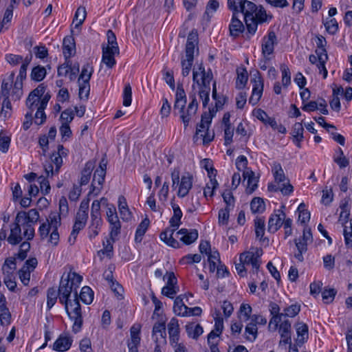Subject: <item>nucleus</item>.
Segmentation results:
<instances>
[{
    "mask_svg": "<svg viewBox=\"0 0 352 352\" xmlns=\"http://www.w3.org/2000/svg\"><path fill=\"white\" fill-rule=\"evenodd\" d=\"M312 234L311 230L305 228L303 230L302 235L296 240V245L298 251L305 252L307 250V245L312 242Z\"/></svg>",
    "mask_w": 352,
    "mask_h": 352,
    "instance_id": "33",
    "label": "nucleus"
},
{
    "mask_svg": "<svg viewBox=\"0 0 352 352\" xmlns=\"http://www.w3.org/2000/svg\"><path fill=\"white\" fill-rule=\"evenodd\" d=\"M228 7L236 14L241 12L243 14L244 20L249 21L252 19L250 14L254 9V3L247 0H228Z\"/></svg>",
    "mask_w": 352,
    "mask_h": 352,
    "instance_id": "15",
    "label": "nucleus"
},
{
    "mask_svg": "<svg viewBox=\"0 0 352 352\" xmlns=\"http://www.w3.org/2000/svg\"><path fill=\"white\" fill-rule=\"evenodd\" d=\"M38 264L36 258H31L27 260L19 272V278L24 285H28L30 280V274Z\"/></svg>",
    "mask_w": 352,
    "mask_h": 352,
    "instance_id": "23",
    "label": "nucleus"
},
{
    "mask_svg": "<svg viewBox=\"0 0 352 352\" xmlns=\"http://www.w3.org/2000/svg\"><path fill=\"white\" fill-rule=\"evenodd\" d=\"M211 315L214 320V327L213 331L217 333H222L223 330V318L219 309H214L211 311Z\"/></svg>",
    "mask_w": 352,
    "mask_h": 352,
    "instance_id": "51",
    "label": "nucleus"
},
{
    "mask_svg": "<svg viewBox=\"0 0 352 352\" xmlns=\"http://www.w3.org/2000/svg\"><path fill=\"white\" fill-rule=\"evenodd\" d=\"M303 131L304 128L302 123L296 122L294 124L292 135L293 142L298 147H300V143L304 139Z\"/></svg>",
    "mask_w": 352,
    "mask_h": 352,
    "instance_id": "43",
    "label": "nucleus"
},
{
    "mask_svg": "<svg viewBox=\"0 0 352 352\" xmlns=\"http://www.w3.org/2000/svg\"><path fill=\"white\" fill-rule=\"evenodd\" d=\"M200 166L207 172L208 177H216L217 170L214 168L212 162L209 159H204L200 162Z\"/></svg>",
    "mask_w": 352,
    "mask_h": 352,
    "instance_id": "62",
    "label": "nucleus"
},
{
    "mask_svg": "<svg viewBox=\"0 0 352 352\" xmlns=\"http://www.w3.org/2000/svg\"><path fill=\"white\" fill-rule=\"evenodd\" d=\"M165 323L166 319L161 317L153 326L152 337L157 344H165L166 342Z\"/></svg>",
    "mask_w": 352,
    "mask_h": 352,
    "instance_id": "24",
    "label": "nucleus"
},
{
    "mask_svg": "<svg viewBox=\"0 0 352 352\" xmlns=\"http://www.w3.org/2000/svg\"><path fill=\"white\" fill-rule=\"evenodd\" d=\"M212 113L209 109L208 112H205L201 116V120L200 124L197 128L196 137L200 136L203 138L204 143L210 142L212 140V138L210 135H207V133L212 119Z\"/></svg>",
    "mask_w": 352,
    "mask_h": 352,
    "instance_id": "18",
    "label": "nucleus"
},
{
    "mask_svg": "<svg viewBox=\"0 0 352 352\" xmlns=\"http://www.w3.org/2000/svg\"><path fill=\"white\" fill-rule=\"evenodd\" d=\"M344 89L342 87H336L333 89L332 98L329 102L331 108L337 112L340 111L341 108L340 96H342Z\"/></svg>",
    "mask_w": 352,
    "mask_h": 352,
    "instance_id": "41",
    "label": "nucleus"
},
{
    "mask_svg": "<svg viewBox=\"0 0 352 352\" xmlns=\"http://www.w3.org/2000/svg\"><path fill=\"white\" fill-rule=\"evenodd\" d=\"M150 225V221L148 218H144L138 226L135 232V239L136 241L140 242L142 236L146 233Z\"/></svg>",
    "mask_w": 352,
    "mask_h": 352,
    "instance_id": "57",
    "label": "nucleus"
},
{
    "mask_svg": "<svg viewBox=\"0 0 352 352\" xmlns=\"http://www.w3.org/2000/svg\"><path fill=\"white\" fill-rule=\"evenodd\" d=\"M236 132L238 135L248 139L252 133V129L247 121H243L238 124Z\"/></svg>",
    "mask_w": 352,
    "mask_h": 352,
    "instance_id": "54",
    "label": "nucleus"
},
{
    "mask_svg": "<svg viewBox=\"0 0 352 352\" xmlns=\"http://www.w3.org/2000/svg\"><path fill=\"white\" fill-rule=\"evenodd\" d=\"M140 331L139 325H133L131 328V338L128 342L129 352H138V346L140 342Z\"/></svg>",
    "mask_w": 352,
    "mask_h": 352,
    "instance_id": "35",
    "label": "nucleus"
},
{
    "mask_svg": "<svg viewBox=\"0 0 352 352\" xmlns=\"http://www.w3.org/2000/svg\"><path fill=\"white\" fill-rule=\"evenodd\" d=\"M251 82L252 83V91L249 102L252 105H255L261 99L263 91V81L258 72L253 75Z\"/></svg>",
    "mask_w": 352,
    "mask_h": 352,
    "instance_id": "19",
    "label": "nucleus"
},
{
    "mask_svg": "<svg viewBox=\"0 0 352 352\" xmlns=\"http://www.w3.org/2000/svg\"><path fill=\"white\" fill-rule=\"evenodd\" d=\"M76 52L75 43L72 36H67L63 39V53L66 59L72 56Z\"/></svg>",
    "mask_w": 352,
    "mask_h": 352,
    "instance_id": "42",
    "label": "nucleus"
},
{
    "mask_svg": "<svg viewBox=\"0 0 352 352\" xmlns=\"http://www.w3.org/2000/svg\"><path fill=\"white\" fill-rule=\"evenodd\" d=\"M243 177L245 184V192L248 195L252 194L258 188V177H256L252 170H247L243 172Z\"/></svg>",
    "mask_w": 352,
    "mask_h": 352,
    "instance_id": "26",
    "label": "nucleus"
},
{
    "mask_svg": "<svg viewBox=\"0 0 352 352\" xmlns=\"http://www.w3.org/2000/svg\"><path fill=\"white\" fill-rule=\"evenodd\" d=\"M102 223V221L92 220L90 226L88 228V236L92 240L98 234L100 230V228Z\"/></svg>",
    "mask_w": 352,
    "mask_h": 352,
    "instance_id": "63",
    "label": "nucleus"
},
{
    "mask_svg": "<svg viewBox=\"0 0 352 352\" xmlns=\"http://www.w3.org/2000/svg\"><path fill=\"white\" fill-rule=\"evenodd\" d=\"M280 309L278 305L272 303L270 305V312L273 315L272 318L270 320L269 329L271 331L277 330L278 324L280 322L281 319L283 316V313L280 314Z\"/></svg>",
    "mask_w": 352,
    "mask_h": 352,
    "instance_id": "34",
    "label": "nucleus"
},
{
    "mask_svg": "<svg viewBox=\"0 0 352 352\" xmlns=\"http://www.w3.org/2000/svg\"><path fill=\"white\" fill-rule=\"evenodd\" d=\"M340 213L338 222L345 228V226H349L350 221L349 217L350 215V204L348 199H344L340 205Z\"/></svg>",
    "mask_w": 352,
    "mask_h": 352,
    "instance_id": "37",
    "label": "nucleus"
},
{
    "mask_svg": "<svg viewBox=\"0 0 352 352\" xmlns=\"http://www.w3.org/2000/svg\"><path fill=\"white\" fill-rule=\"evenodd\" d=\"M94 296V292L89 287L85 286L81 289L80 298L85 304L90 305L93 302Z\"/></svg>",
    "mask_w": 352,
    "mask_h": 352,
    "instance_id": "58",
    "label": "nucleus"
},
{
    "mask_svg": "<svg viewBox=\"0 0 352 352\" xmlns=\"http://www.w3.org/2000/svg\"><path fill=\"white\" fill-rule=\"evenodd\" d=\"M296 330L299 341L304 342L308 338V327L306 324L302 322L296 323Z\"/></svg>",
    "mask_w": 352,
    "mask_h": 352,
    "instance_id": "61",
    "label": "nucleus"
},
{
    "mask_svg": "<svg viewBox=\"0 0 352 352\" xmlns=\"http://www.w3.org/2000/svg\"><path fill=\"white\" fill-rule=\"evenodd\" d=\"M272 173L274 182L268 184V190L274 192L280 191L284 196H290L294 192V187L285 176L281 165L274 163L272 166Z\"/></svg>",
    "mask_w": 352,
    "mask_h": 352,
    "instance_id": "4",
    "label": "nucleus"
},
{
    "mask_svg": "<svg viewBox=\"0 0 352 352\" xmlns=\"http://www.w3.org/2000/svg\"><path fill=\"white\" fill-rule=\"evenodd\" d=\"M106 174V164L100 163L99 167L95 170L93 181L89 195L97 196L100 194Z\"/></svg>",
    "mask_w": 352,
    "mask_h": 352,
    "instance_id": "17",
    "label": "nucleus"
},
{
    "mask_svg": "<svg viewBox=\"0 0 352 352\" xmlns=\"http://www.w3.org/2000/svg\"><path fill=\"white\" fill-rule=\"evenodd\" d=\"M285 205H282L280 209L275 210L271 214L268 221L269 232H275L282 226L285 218Z\"/></svg>",
    "mask_w": 352,
    "mask_h": 352,
    "instance_id": "21",
    "label": "nucleus"
},
{
    "mask_svg": "<svg viewBox=\"0 0 352 352\" xmlns=\"http://www.w3.org/2000/svg\"><path fill=\"white\" fill-rule=\"evenodd\" d=\"M244 30V25L242 22L237 19L236 14L233 13L232 19L230 24V32L232 36H238Z\"/></svg>",
    "mask_w": 352,
    "mask_h": 352,
    "instance_id": "44",
    "label": "nucleus"
},
{
    "mask_svg": "<svg viewBox=\"0 0 352 352\" xmlns=\"http://www.w3.org/2000/svg\"><path fill=\"white\" fill-rule=\"evenodd\" d=\"M277 44L276 36L274 32H270L261 40V56L264 58L272 59L274 48Z\"/></svg>",
    "mask_w": 352,
    "mask_h": 352,
    "instance_id": "16",
    "label": "nucleus"
},
{
    "mask_svg": "<svg viewBox=\"0 0 352 352\" xmlns=\"http://www.w3.org/2000/svg\"><path fill=\"white\" fill-rule=\"evenodd\" d=\"M45 68L40 65L34 67L31 72L32 79L37 82L41 81L45 77Z\"/></svg>",
    "mask_w": 352,
    "mask_h": 352,
    "instance_id": "64",
    "label": "nucleus"
},
{
    "mask_svg": "<svg viewBox=\"0 0 352 352\" xmlns=\"http://www.w3.org/2000/svg\"><path fill=\"white\" fill-rule=\"evenodd\" d=\"M106 204L104 208L105 216L107 222L109 223L110 235L112 237H116L120 233L121 223L119 220L116 208L113 204L109 203L108 199H104L103 202Z\"/></svg>",
    "mask_w": 352,
    "mask_h": 352,
    "instance_id": "13",
    "label": "nucleus"
},
{
    "mask_svg": "<svg viewBox=\"0 0 352 352\" xmlns=\"http://www.w3.org/2000/svg\"><path fill=\"white\" fill-rule=\"evenodd\" d=\"M177 235L184 244L190 245L197 241L199 233L195 229L182 228L177 232Z\"/></svg>",
    "mask_w": 352,
    "mask_h": 352,
    "instance_id": "28",
    "label": "nucleus"
},
{
    "mask_svg": "<svg viewBox=\"0 0 352 352\" xmlns=\"http://www.w3.org/2000/svg\"><path fill=\"white\" fill-rule=\"evenodd\" d=\"M186 331L188 337L192 339H197L203 332L202 327L196 322H190L186 325Z\"/></svg>",
    "mask_w": 352,
    "mask_h": 352,
    "instance_id": "48",
    "label": "nucleus"
},
{
    "mask_svg": "<svg viewBox=\"0 0 352 352\" xmlns=\"http://www.w3.org/2000/svg\"><path fill=\"white\" fill-rule=\"evenodd\" d=\"M116 237H112L110 235V238H107L105 241H103V248L98 252V256L100 258L106 257H110L113 252V243Z\"/></svg>",
    "mask_w": 352,
    "mask_h": 352,
    "instance_id": "45",
    "label": "nucleus"
},
{
    "mask_svg": "<svg viewBox=\"0 0 352 352\" xmlns=\"http://www.w3.org/2000/svg\"><path fill=\"white\" fill-rule=\"evenodd\" d=\"M198 102L197 99L194 97L192 98V101L188 106L186 111H184L181 113V118L183 121L185 128L188 125L190 121L192 120L193 116L195 115L197 110Z\"/></svg>",
    "mask_w": 352,
    "mask_h": 352,
    "instance_id": "32",
    "label": "nucleus"
},
{
    "mask_svg": "<svg viewBox=\"0 0 352 352\" xmlns=\"http://www.w3.org/2000/svg\"><path fill=\"white\" fill-rule=\"evenodd\" d=\"M248 80V73L245 68L239 67L236 69V87L239 89H243Z\"/></svg>",
    "mask_w": 352,
    "mask_h": 352,
    "instance_id": "46",
    "label": "nucleus"
},
{
    "mask_svg": "<svg viewBox=\"0 0 352 352\" xmlns=\"http://www.w3.org/2000/svg\"><path fill=\"white\" fill-rule=\"evenodd\" d=\"M267 320L261 315H254L252 322H249L245 329V338L254 341L257 336V324H265Z\"/></svg>",
    "mask_w": 352,
    "mask_h": 352,
    "instance_id": "20",
    "label": "nucleus"
},
{
    "mask_svg": "<svg viewBox=\"0 0 352 352\" xmlns=\"http://www.w3.org/2000/svg\"><path fill=\"white\" fill-rule=\"evenodd\" d=\"M16 267V259L14 257H9L6 259L2 265L1 270L3 275H14Z\"/></svg>",
    "mask_w": 352,
    "mask_h": 352,
    "instance_id": "52",
    "label": "nucleus"
},
{
    "mask_svg": "<svg viewBox=\"0 0 352 352\" xmlns=\"http://www.w3.org/2000/svg\"><path fill=\"white\" fill-rule=\"evenodd\" d=\"M21 223L15 222L12 224L10 227V233L8 236V241L12 245H16L19 243L24 236V234L21 233Z\"/></svg>",
    "mask_w": 352,
    "mask_h": 352,
    "instance_id": "30",
    "label": "nucleus"
},
{
    "mask_svg": "<svg viewBox=\"0 0 352 352\" xmlns=\"http://www.w3.org/2000/svg\"><path fill=\"white\" fill-rule=\"evenodd\" d=\"M13 16V8L12 6H10L4 13L3 18L0 23V33L7 30L10 25L11 20Z\"/></svg>",
    "mask_w": 352,
    "mask_h": 352,
    "instance_id": "55",
    "label": "nucleus"
},
{
    "mask_svg": "<svg viewBox=\"0 0 352 352\" xmlns=\"http://www.w3.org/2000/svg\"><path fill=\"white\" fill-rule=\"evenodd\" d=\"M60 303L65 306L69 319L73 322L72 331L74 333L80 332L82 326V318L78 297L67 299L66 301L60 302Z\"/></svg>",
    "mask_w": 352,
    "mask_h": 352,
    "instance_id": "7",
    "label": "nucleus"
},
{
    "mask_svg": "<svg viewBox=\"0 0 352 352\" xmlns=\"http://www.w3.org/2000/svg\"><path fill=\"white\" fill-rule=\"evenodd\" d=\"M60 215L56 212L50 214L46 221L41 223L38 232L41 240L45 241L49 246H57L60 241V235L58 231L60 226Z\"/></svg>",
    "mask_w": 352,
    "mask_h": 352,
    "instance_id": "2",
    "label": "nucleus"
},
{
    "mask_svg": "<svg viewBox=\"0 0 352 352\" xmlns=\"http://www.w3.org/2000/svg\"><path fill=\"white\" fill-rule=\"evenodd\" d=\"M82 280V276L71 270L65 272L62 275L59 288V302L66 301L77 296V289Z\"/></svg>",
    "mask_w": 352,
    "mask_h": 352,
    "instance_id": "3",
    "label": "nucleus"
},
{
    "mask_svg": "<svg viewBox=\"0 0 352 352\" xmlns=\"http://www.w3.org/2000/svg\"><path fill=\"white\" fill-rule=\"evenodd\" d=\"M86 16L87 12L85 8L80 6L76 10L72 23L76 28H78L81 26L86 19Z\"/></svg>",
    "mask_w": 352,
    "mask_h": 352,
    "instance_id": "56",
    "label": "nucleus"
},
{
    "mask_svg": "<svg viewBox=\"0 0 352 352\" xmlns=\"http://www.w3.org/2000/svg\"><path fill=\"white\" fill-rule=\"evenodd\" d=\"M207 256L210 271L214 272L219 262V254L217 250H210Z\"/></svg>",
    "mask_w": 352,
    "mask_h": 352,
    "instance_id": "60",
    "label": "nucleus"
},
{
    "mask_svg": "<svg viewBox=\"0 0 352 352\" xmlns=\"http://www.w3.org/2000/svg\"><path fill=\"white\" fill-rule=\"evenodd\" d=\"M78 72L79 65L77 63L72 64L69 62H66L58 68V75L67 77L70 80L76 79Z\"/></svg>",
    "mask_w": 352,
    "mask_h": 352,
    "instance_id": "25",
    "label": "nucleus"
},
{
    "mask_svg": "<svg viewBox=\"0 0 352 352\" xmlns=\"http://www.w3.org/2000/svg\"><path fill=\"white\" fill-rule=\"evenodd\" d=\"M174 313L179 316H187L189 308L184 305L182 298L180 296H177L174 301L173 305Z\"/></svg>",
    "mask_w": 352,
    "mask_h": 352,
    "instance_id": "47",
    "label": "nucleus"
},
{
    "mask_svg": "<svg viewBox=\"0 0 352 352\" xmlns=\"http://www.w3.org/2000/svg\"><path fill=\"white\" fill-rule=\"evenodd\" d=\"M28 65L25 63L22 64L20 67L19 75L16 77L13 88V97L15 100H19L23 94L22 91V81L26 77Z\"/></svg>",
    "mask_w": 352,
    "mask_h": 352,
    "instance_id": "27",
    "label": "nucleus"
},
{
    "mask_svg": "<svg viewBox=\"0 0 352 352\" xmlns=\"http://www.w3.org/2000/svg\"><path fill=\"white\" fill-rule=\"evenodd\" d=\"M252 307L248 303H242L237 311L239 320L243 322H252L254 314H252Z\"/></svg>",
    "mask_w": 352,
    "mask_h": 352,
    "instance_id": "38",
    "label": "nucleus"
},
{
    "mask_svg": "<svg viewBox=\"0 0 352 352\" xmlns=\"http://www.w3.org/2000/svg\"><path fill=\"white\" fill-rule=\"evenodd\" d=\"M94 167L95 164L93 162H88L85 164V166L81 172L80 179V185H86L88 184Z\"/></svg>",
    "mask_w": 352,
    "mask_h": 352,
    "instance_id": "49",
    "label": "nucleus"
},
{
    "mask_svg": "<svg viewBox=\"0 0 352 352\" xmlns=\"http://www.w3.org/2000/svg\"><path fill=\"white\" fill-rule=\"evenodd\" d=\"M118 207L120 218L122 221L129 222L133 219V213L129 208L126 199L124 196H120L118 197Z\"/></svg>",
    "mask_w": 352,
    "mask_h": 352,
    "instance_id": "29",
    "label": "nucleus"
},
{
    "mask_svg": "<svg viewBox=\"0 0 352 352\" xmlns=\"http://www.w3.org/2000/svg\"><path fill=\"white\" fill-rule=\"evenodd\" d=\"M262 254L263 250L261 248L251 247L240 254L239 261L243 262L247 266H251L252 270L257 271L260 267V258Z\"/></svg>",
    "mask_w": 352,
    "mask_h": 352,
    "instance_id": "14",
    "label": "nucleus"
},
{
    "mask_svg": "<svg viewBox=\"0 0 352 352\" xmlns=\"http://www.w3.org/2000/svg\"><path fill=\"white\" fill-rule=\"evenodd\" d=\"M102 50L101 65L103 64L108 68H112L116 64L115 56L119 54V52H116L112 49L107 48L105 45H102Z\"/></svg>",
    "mask_w": 352,
    "mask_h": 352,
    "instance_id": "31",
    "label": "nucleus"
},
{
    "mask_svg": "<svg viewBox=\"0 0 352 352\" xmlns=\"http://www.w3.org/2000/svg\"><path fill=\"white\" fill-rule=\"evenodd\" d=\"M173 215L169 221L170 228H166L160 234V239L167 245L173 248H179L181 247L178 241L173 238L174 232L179 227L181 224V219L182 217V212L177 204L173 205Z\"/></svg>",
    "mask_w": 352,
    "mask_h": 352,
    "instance_id": "6",
    "label": "nucleus"
},
{
    "mask_svg": "<svg viewBox=\"0 0 352 352\" xmlns=\"http://www.w3.org/2000/svg\"><path fill=\"white\" fill-rule=\"evenodd\" d=\"M168 331L170 344L179 340V326L177 319L173 318L168 324Z\"/></svg>",
    "mask_w": 352,
    "mask_h": 352,
    "instance_id": "36",
    "label": "nucleus"
},
{
    "mask_svg": "<svg viewBox=\"0 0 352 352\" xmlns=\"http://www.w3.org/2000/svg\"><path fill=\"white\" fill-rule=\"evenodd\" d=\"M197 44L196 34H189L186 45L185 56L182 58V74L184 77L188 76L191 71L194 58V53Z\"/></svg>",
    "mask_w": 352,
    "mask_h": 352,
    "instance_id": "10",
    "label": "nucleus"
},
{
    "mask_svg": "<svg viewBox=\"0 0 352 352\" xmlns=\"http://www.w3.org/2000/svg\"><path fill=\"white\" fill-rule=\"evenodd\" d=\"M94 71V67L91 63H87L85 64L82 67L78 82H89Z\"/></svg>",
    "mask_w": 352,
    "mask_h": 352,
    "instance_id": "50",
    "label": "nucleus"
},
{
    "mask_svg": "<svg viewBox=\"0 0 352 352\" xmlns=\"http://www.w3.org/2000/svg\"><path fill=\"white\" fill-rule=\"evenodd\" d=\"M208 179L209 180L204 188V196L207 201L214 197L215 191L219 187V183L216 177H209Z\"/></svg>",
    "mask_w": 352,
    "mask_h": 352,
    "instance_id": "39",
    "label": "nucleus"
},
{
    "mask_svg": "<svg viewBox=\"0 0 352 352\" xmlns=\"http://www.w3.org/2000/svg\"><path fill=\"white\" fill-rule=\"evenodd\" d=\"M73 342V337L69 333L63 332L56 339L52 348L57 352H65L71 348Z\"/></svg>",
    "mask_w": 352,
    "mask_h": 352,
    "instance_id": "22",
    "label": "nucleus"
},
{
    "mask_svg": "<svg viewBox=\"0 0 352 352\" xmlns=\"http://www.w3.org/2000/svg\"><path fill=\"white\" fill-rule=\"evenodd\" d=\"M314 43L316 45L315 54L310 55L309 60L311 63L316 65L319 73L322 74L323 78H326L328 74L325 67L328 60V55L325 49L327 41L324 36L317 35L314 37Z\"/></svg>",
    "mask_w": 352,
    "mask_h": 352,
    "instance_id": "5",
    "label": "nucleus"
},
{
    "mask_svg": "<svg viewBox=\"0 0 352 352\" xmlns=\"http://www.w3.org/2000/svg\"><path fill=\"white\" fill-rule=\"evenodd\" d=\"M172 187L177 190L178 197H185L190 190L193 184V176L190 173H185L179 177L178 171L171 174Z\"/></svg>",
    "mask_w": 352,
    "mask_h": 352,
    "instance_id": "9",
    "label": "nucleus"
},
{
    "mask_svg": "<svg viewBox=\"0 0 352 352\" xmlns=\"http://www.w3.org/2000/svg\"><path fill=\"white\" fill-rule=\"evenodd\" d=\"M212 79V74L206 72L205 68L201 64L194 67L192 70V91L195 95L198 94L204 107L207 106L210 100V84Z\"/></svg>",
    "mask_w": 352,
    "mask_h": 352,
    "instance_id": "1",
    "label": "nucleus"
},
{
    "mask_svg": "<svg viewBox=\"0 0 352 352\" xmlns=\"http://www.w3.org/2000/svg\"><path fill=\"white\" fill-rule=\"evenodd\" d=\"M250 209L253 213H262L265 210V204L261 197H254L250 203Z\"/></svg>",
    "mask_w": 352,
    "mask_h": 352,
    "instance_id": "59",
    "label": "nucleus"
},
{
    "mask_svg": "<svg viewBox=\"0 0 352 352\" xmlns=\"http://www.w3.org/2000/svg\"><path fill=\"white\" fill-rule=\"evenodd\" d=\"M104 199H107L106 197H101L100 199L94 200L91 204V217L92 220L102 221L100 217V209L102 207L104 208L106 206Z\"/></svg>",
    "mask_w": 352,
    "mask_h": 352,
    "instance_id": "40",
    "label": "nucleus"
},
{
    "mask_svg": "<svg viewBox=\"0 0 352 352\" xmlns=\"http://www.w3.org/2000/svg\"><path fill=\"white\" fill-rule=\"evenodd\" d=\"M50 99V95L46 93L45 87L40 85L30 92L26 104L32 111L38 108H46Z\"/></svg>",
    "mask_w": 352,
    "mask_h": 352,
    "instance_id": "11",
    "label": "nucleus"
},
{
    "mask_svg": "<svg viewBox=\"0 0 352 352\" xmlns=\"http://www.w3.org/2000/svg\"><path fill=\"white\" fill-rule=\"evenodd\" d=\"M39 218L38 212L36 209H31L28 212H19L16 217V221L21 223L23 226L25 239L30 240L34 236V228L32 223H36Z\"/></svg>",
    "mask_w": 352,
    "mask_h": 352,
    "instance_id": "8",
    "label": "nucleus"
},
{
    "mask_svg": "<svg viewBox=\"0 0 352 352\" xmlns=\"http://www.w3.org/2000/svg\"><path fill=\"white\" fill-rule=\"evenodd\" d=\"M250 14L252 15V19L249 21H245V22L248 33L251 36L255 34L258 23L269 22L272 18V16L267 13L263 8L257 7L255 4L254 9Z\"/></svg>",
    "mask_w": 352,
    "mask_h": 352,
    "instance_id": "12",
    "label": "nucleus"
},
{
    "mask_svg": "<svg viewBox=\"0 0 352 352\" xmlns=\"http://www.w3.org/2000/svg\"><path fill=\"white\" fill-rule=\"evenodd\" d=\"M296 212L298 213V221L302 224H305L309 221L310 212L306 208L304 203L299 204Z\"/></svg>",
    "mask_w": 352,
    "mask_h": 352,
    "instance_id": "53",
    "label": "nucleus"
}]
</instances>
